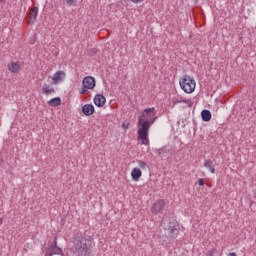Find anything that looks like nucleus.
Listing matches in <instances>:
<instances>
[{
	"mask_svg": "<svg viewBox=\"0 0 256 256\" xmlns=\"http://www.w3.org/2000/svg\"><path fill=\"white\" fill-rule=\"evenodd\" d=\"M63 79H65V71H61V70L57 71L52 77V81L54 85H59V83H61Z\"/></svg>",
	"mask_w": 256,
	"mask_h": 256,
	"instance_id": "9",
	"label": "nucleus"
},
{
	"mask_svg": "<svg viewBox=\"0 0 256 256\" xmlns=\"http://www.w3.org/2000/svg\"><path fill=\"white\" fill-rule=\"evenodd\" d=\"M105 103H107V99L102 94H97L94 97V104L96 107H104Z\"/></svg>",
	"mask_w": 256,
	"mask_h": 256,
	"instance_id": "10",
	"label": "nucleus"
},
{
	"mask_svg": "<svg viewBox=\"0 0 256 256\" xmlns=\"http://www.w3.org/2000/svg\"><path fill=\"white\" fill-rule=\"evenodd\" d=\"M156 153L160 159H163L164 157H167L168 155H173L175 153V150H173V147L171 146H163L160 149H156Z\"/></svg>",
	"mask_w": 256,
	"mask_h": 256,
	"instance_id": "5",
	"label": "nucleus"
},
{
	"mask_svg": "<svg viewBox=\"0 0 256 256\" xmlns=\"http://www.w3.org/2000/svg\"><path fill=\"white\" fill-rule=\"evenodd\" d=\"M42 93L43 95H53V93H55V88H53V86L49 85V84H44L42 86Z\"/></svg>",
	"mask_w": 256,
	"mask_h": 256,
	"instance_id": "13",
	"label": "nucleus"
},
{
	"mask_svg": "<svg viewBox=\"0 0 256 256\" xmlns=\"http://www.w3.org/2000/svg\"><path fill=\"white\" fill-rule=\"evenodd\" d=\"M5 1H6V0H0V3H2L3 5H5Z\"/></svg>",
	"mask_w": 256,
	"mask_h": 256,
	"instance_id": "29",
	"label": "nucleus"
},
{
	"mask_svg": "<svg viewBox=\"0 0 256 256\" xmlns=\"http://www.w3.org/2000/svg\"><path fill=\"white\" fill-rule=\"evenodd\" d=\"M157 112L155 111V108H147L143 111L141 117L139 119H142V121H149L153 125L155 121H157Z\"/></svg>",
	"mask_w": 256,
	"mask_h": 256,
	"instance_id": "4",
	"label": "nucleus"
},
{
	"mask_svg": "<svg viewBox=\"0 0 256 256\" xmlns=\"http://www.w3.org/2000/svg\"><path fill=\"white\" fill-rule=\"evenodd\" d=\"M48 105H50V107H59V105H61V98L60 97L52 98L48 102Z\"/></svg>",
	"mask_w": 256,
	"mask_h": 256,
	"instance_id": "16",
	"label": "nucleus"
},
{
	"mask_svg": "<svg viewBox=\"0 0 256 256\" xmlns=\"http://www.w3.org/2000/svg\"><path fill=\"white\" fill-rule=\"evenodd\" d=\"M204 167L209 169L211 173H215V167L213 166V161L210 159H207L204 161Z\"/></svg>",
	"mask_w": 256,
	"mask_h": 256,
	"instance_id": "17",
	"label": "nucleus"
},
{
	"mask_svg": "<svg viewBox=\"0 0 256 256\" xmlns=\"http://www.w3.org/2000/svg\"><path fill=\"white\" fill-rule=\"evenodd\" d=\"M141 175H143V173L139 168H134L131 172V177L133 181H139V179L141 178Z\"/></svg>",
	"mask_w": 256,
	"mask_h": 256,
	"instance_id": "14",
	"label": "nucleus"
},
{
	"mask_svg": "<svg viewBox=\"0 0 256 256\" xmlns=\"http://www.w3.org/2000/svg\"><path fill=\"white\" fill-rule=\"evenodd\" d=\"M132 3H141L143 2L144 0H130Z\"/></svg>",
	"mask_w": 256,
	"mask_h": 256,
	"instance_id": "25",
	"label": "nucleus"
},
{
	"mask_svg": "<svg viewBox=\"0 0 256 256\" xmlns=\"http://www.w3.org/2000/svg\"><path fill=\"white\" fill-rule=\"evenodd\" d=\"M45 256H51V252H46Z\"/></svg>",
	"mask_w": 256,
	"mask_h": 256,
	"instance_id": "28",
	"label": "nucleus"
},
{
	"mask_svg": "<svg viewBox=\"0 0 256 256\" xmlns=\"http://www.w3.org/2000/svg\"><path fill=\"white\" fill-rule=\"evenodd\" d=\"M215 255V250H210L208 253H207V256H214Z\"/></svg>",
	"mask_w": 256,
	"mask_h": 256,
	"instance_id": "24",
	"label": "nucleus"
},
{
	"mask_svg": "<svg viewBox=\"0 0 256 256\" xmlns=\"http://www.w3.org/2000/svg\"><path fill=\"white\" fill-rule=\"evenodd\" d=\"M164 209H165V200L159 199L152 205L151 212L157 215V213H161Z\"/></svg>",
	"mask_w": 256,
	"mask_h": 256,
	"instance_id": "6",
	"label": "nucleus"
},
{
	"mask_svg": "<svg viewBox=\"0 0 256 256\" xmlns=\"http://www.w3.org/2000/svg\"><path fill=\"white\" fill-rule=\"evenodd\" d=\"M93 239L91 236H75L73 238V246L72 251L74 252V255L77 256H89L91 255V242Z\"/></svg>",
	"mask_w": 256,
	"mask_h": 256,
	"instance_id": "1",
	"label": "nucleus"
},
{
	"mask_svg": "<svg viewBox=\"0 0 256 256\" xmlns=\"http://www.w3.org/2000/svg\"><path fill=\"white\" fill-rule=\"evenodd\" d=\"M68 7H72L73 3H77V0H66Z\"/></svg>",
	"mask_w": 256,
	"mask_h": 256,
	"instance_id": "21",
	"label": "nucleus"
},
{
	"mask_svg": "<svg viewBox=\"0 0 256 256\" xmlns=\"http://www.w3.org/2000/svg\"><path fill=\"white\" fill-rule=\"evenodd\" d=\"M46 253H50L51 256H53V255H61V253H63V250H61V248H59L57 246V238H56V236L54 237L53 244L48 248Z\"/></svg>",
	"mask_w": 256,
	"mask_h": 256,
	"instance_id": "8",
	"label": "nucleus"
},
{
	"mask_svg": "<svg viewBox=\"0 0 256 256\" xmlns=\"http://www.w3.org/2000/svg\"><path fill=\"white\" fill-rule=\"evenodd\" d=\"M38 13H39V8L37 7L30 8L29 14H28L29 19H31L32 21H35V19H37Z\"/></svg>",
	"mask_w": 256,
	"mask_h": 256,
	"instance_id": "15",
	"label": "nucleus"
},
{
	"mask_svg": "<svg viewBox=\"0 0 256 256\" xmlns=\"http://www.w3.org/2000/svg\"><path fill=\"white\" fill-rule=\"evenodd\" d=\"M82 85L85 89H95L96 81L93 76H86L82 80Z\"/></svg>",
	"mask_w": 256,
	"mask_h": 256,
	"instance_id": "7",
	"label": "nucleus"
},
{
	"mask_svg": "<svg viewBox=\"0 0 256 256\" xmlns=\"http://www.w3.org/2000/svg\"><path fill=\"white\" fill-rule=\"evenodd\" d=\"M87 89L89 88L83 87L82 90L80 91V95H87Z\"/></svg>",
	"mask_w": 256,
	"mask_h": 256,
	"instance_id": "23",
	"label": "nucleus"
},
{
	"mask_svg": "<svg viewBox=\"0 0 256 256\" xmlns=\"http://www.w3.org/2000/svg\"><path fill=\"white\" fill-rule=\"evenodd\" d=\"M122 127H123V129H129V124L123 123V124H122Z\"/></svg>",
	"mask_w": 256,
	"mask_h": 256,
	"instance_id": "26",
	"label": "nucleus"
},
{
	"mask_svg": "<svg viewBox=\"0 0 256 256\" xmlns=\"http://www.w3.org/2000/svg\"><path fill=\"white\" fill-rule=\"evenodd\" d=\"M82 113H84V115H86V117H89V116L93 115V113H95V107L93 106V104H85L82 107Z\"/></svg>",
	"mask_w": 256,
	"mask_h": 256,
	"instance_id": "11",
	"label": "nucleus"
},
{
	"mask_svg": "<svg viewBox=\"0 0 256 256\" xmlns=\"http://www.w3.org/2000/svg\"><path fill=\"white\" fill-rule=\"evenodd\" d=\"M176 103H181V101H179V100H176Z\"/></svg>",
	"mask_w": 256,
	"mask_h": 256,
	"instance_id": "31",
	"label": "nucleus"
},
{
	"mask_svg": "<svg viewBox=\"0 0 256 256\" xmlns=\"http://www.w3.org/2000/svg\"><path fill=\"white\" fill-rule=\"evenodd\" d=\"M139 167H140V169H146L147 163L143 162V161H139Z\"/></svg>",
	"mask_w": 256,
	"mask_h": 256,
	"instance_id": "20",
	"label": "nucleus"
},
{
	"mask_svg": "<svg viewBox=\"0 0 256 256\" xmlns=\"http://www.w3.org/2000/svg\"><path fill=\"white\" fill-rule=\"evenodd\" d=\"M3 223V219H0V225Z\"/></svg>",
	"mask_w": 256,
	"mask_h": 256,
	"instance_id": "30",
	"label": "nucleus"
},
{
	"mask_svg": "<svg viewBox=\"0 0 256 256\" xmlns=\"http://www.w3.org/2000/svg\"><path fill=\"white\" fill-rule=\"evenodd\" d=\"M228 256H237V254L235 252H231L228 254Z\"/></svg>",
	"mask_w": 256,
	"mask_h": 256,
	"instance_id": "27",
	"label": "nucleus"
},
{
	"mask_svg": "<svg viewBox=\"0 0 256 256\" xmlns=\"http://www.w3.org/2000/svg\"><path fill=\"white\" fill-rule=\"evenodd\" d=\"M201 117H202V120L205 121V122L211 121V111L203 110L201 112Z\"/></svg>",
	"mask_w": 256,
	"mask_h": 256,
	"instance_id": "18",
	"label": "nucleus"
},
{
	"mask_svg": "<svg viewBox=\"0 0 256 256\" xmlns=\"http://www.w3.org/2000/svg\"><path fill=\"white\" fill-rule=\"evenodd\" d=\"M8 71H10V73H19V71H21V63L19 61L11 62L8 64Z\"/></svg>",
	"mask_w": 256,
	"mask_h": 256,
	"instance_id": "12",
	"label": "nucleus"
},
{
	"mask_svg": "<svg viewBox=\"0 0 256 256\" xmlns=\"http://www.w3.org/2000/svg\"><path fill=\"white\" fill-rule=\"evenodd\" d=\"M198 185H200V187H203V185H205V180L203 178H200L198 180Z\"/></svg>",
	"mask_w": 256,
	"mask_h": 256,
	"instance_id": "22",
	"label": "nucleus"
},
{
	"mask_svg": "<svg viewBox=\"0 0 256 256\" xmlns=\"http://www.w3.org/2000/svg\"><path fill=\"white\" fill-rule=\"evenodd\" d=\"M179 83L184 93H193V91H195V87H197L195 79L189 75H184L182 78H180Z\"/></svg>",
	"mask_w": 256,
	"mask_h": 256,
	"instance_id": "3",
	"label": "nucleus"
},
{
	"mask_svg": "<svg viewBox=\"0 0 256 256\" xmlns=\"http://www.w3.org/2000/svg\"><path fill=\"white\" fill-rule=\"evenodd\" d=\"M169 231L172 237H177V235H179V230L175 228V226L169 227Z\"/></svg>",
	"mask_w": 256,
	"mask_h": 256,
	"instance_id": "19",
	"label": "nucleus"
},
{
	"mask_svg": "<svg viewBox=\"0 0 256 256\" xmlns=\"http://www.w3.org/2000/svg\"><path fill=\"white\" fill-rule=\"evenodd\" d=\"M138 139L142 145H149V129L151 128V123L149 121H144L143 118H138Z\"/></svg>",
	"mask_w": 256,
	"mask_h": 256,
	"instance_id": "2",
	"label": "nucleus"
}]
</instances>
